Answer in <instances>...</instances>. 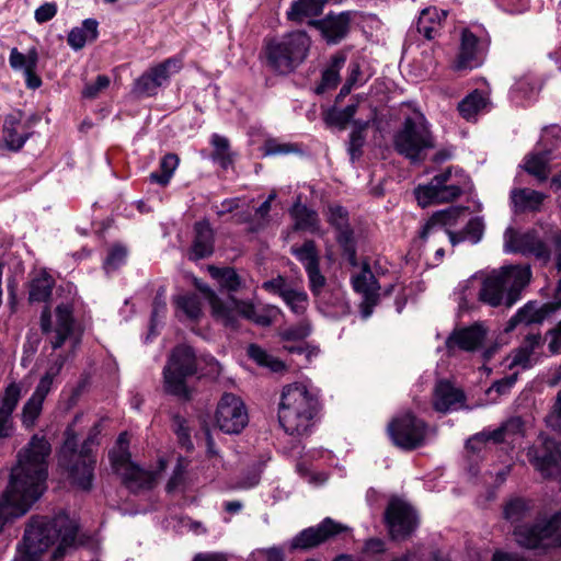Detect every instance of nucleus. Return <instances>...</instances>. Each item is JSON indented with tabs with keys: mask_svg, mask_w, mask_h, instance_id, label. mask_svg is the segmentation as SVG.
I'll return each instance as SVG.
<instances>
[{
	"mask_svg": "<svg viewBox=\"0 0 561 561\" xmlns=\"http://www.w3.org/2000/svg\"><path fill=\"white\" fill-rule=\"evenodd\" d=\"M183 67V60L179 56L170 57L162 62L151 67L149 69L150 73L153 76L154 80L162 87L164 83L169 81L171 76L178 73Z\"/></svg>",
	"mask_w": 561,
	"mask_h": 561,
	"instance_id": "obj_41",
	"label": "nucleus"
},
{
	"mask_svg": "<svg viewBox=\"0 0 561 561\" xmlns=\"http://www.w3.org/2000/svg\"><path fill=\"white\" fill-rule=\"evenodd\" d=\"M354 128L350 134L347 151L352 162H355L362 157L363 147L365 145V130L368 127V122L354 121Z\"/></svg>",
	"mask_w": 561,
	"mask_h": 561,
	"instance_id": "obj_43",
	"label": "nucleus"
},
{
	"mask_svg": "<svg viewBox=\"0 0 561 561\" xmlns=\"http://www.w3.org/2000/svg\"><path fill=\"white\" fill-rule=\"evenodd\" d=\"M295 231H306L312 234L321 233L320 219L316 210L297 203L290 209Z\"/></svg>",
	"mask_w": 561,
	"mask_h": 561,
	"instance_id": "obj_31",
	"label": "nucleus"
},
{
	"mask_svg": "<svg viewBox=\"0 0 561 561\" xmlns=\"http://www.w3.org/2000/svg\"><path fill=\"white\" fill-rule=\"evenodd\" d=\"M503 238V249L505 253L534 255L537 260L542 262H548L550 259L551 253L548 245L533 230L519 232L513 227H508Z\"/></svg>",
	"mask_w": 561,
	"mask_h": 561,
	"instance_id": "obj_18",
	"label": "nucleus"
},
{
	"mask_svg": "<svg viewBox=\"0 0 561 561\" xmlns=\"http://www.w3.org/2000/svg\"><path fill=\"white\" fill-rule=\"evenodd\" d=\"M516 211H536L543 203L546 195L530 188H516L511 194Z\"/></svg>",
	"mask_w": 561,
	"mask_h": 561,
	"instance_id": "obj_34",
	"label": "nucleus"
},
{
	"mask_svg": "<svg viewBox=\"0 0 561 561\" xmlns=\"http://www.w3.org/2000/svg\"><path fill=\"white\" fill-rule=\"evenodd\" d=\"M488 104L485 95L474 90L472 93L467 95L459 104L458 111L460 115L470 121L474 118Z\"/></svg>",
	"mask_w": 561,
	"mask_h": 561,
	"instance_id": "obj_42",
	"label": "nucleus"
},
{
	"mask_svg": "<svg viewBox=\"0 0 561 561\" xmlns=\"http://www.w3.org/2000/svg\"><path fill=\"white\" fill-rule=\"evenodd\" d=\"M357 112V104H348L343 110L331 112L327 121L330 124L336 125L340 128H345V126L352 121L354 115Z\"/></svg>",
	"mask_w": 561,
	"mask_h": 561,
	"instance_id": "obj_56",
	"label": "nucleus"
},
{
	"mask_svg": "<svg viewBox=\"0 0 561 561\" xmlns=\"http://www.w3.org/2000/svg\"><path fill=\"white\" fill-rule=\"evenodd\" d=\"M282 299L296 314L304 313L308 306V296L304 290L290 288Z\"/></svg>",
	"mask_w": 561,
	"mask_h": 561,
	"instance_id": "obj_54",
	"label": "nucleus"
},
{
	"mask_svg": "<svg viewBox=\"0 0 561 561\" xmlns=\"http://www.w3.org/2000/svg\"><path fill=\"white\" fill-rule=\"evenodd\" d=\"M180 159L174 153L165 154L160 161V172H152L149 175V180L152 183H157L161 186L169 184L173 176L174 171L179 165Z\"/></svg>",
	"mask_w": 561,
	"mask_h": 561,
	"instance_id": "obj_44",
	"label": "nucleus"
},
{
	"mask_svg": "<svg viewBox=\"0 0 561 561\" xmlns=\"http://www.w3.org/2000/svg\"><path fill=\"white\" fill-rule=\"evenodd\" d=\"M98 21L94 19H87L83 21L81 27L72 28L69 34L67 42L71 48L75 50L81 49L88 42H93L96 39L98 32Z\"/></svg>",
	"mask_w": 561,
	"mask_h": 561,
	"instance_id": "obj_35",
	"label": "nucleus"
},
{
	"mask_svg": "<svg viewBox=\"0 0 561 561\" xmlns=\"http://www.w3.org/2000/svg\"><path fill=\"white\" fill-rule=\"evenodd\" d=\"M513 535L517 545L526 549L561 548V511L549 519L516 525Z\"/></svg>",
	"mask_w": 561,
	"mask_h": 561,
	"instance_id": "obj_12",
	"label": "nucleus"
},
{
	"mask_svg": "<svg viewBox=\"0 0 561 561\" xmlns=\"http://www.w3.org/2000/svg\"><path fill=\"white\" fill-rule=\"evenodd\" d=\"M251 561H284V551L279 547L260 548L250 556Z\"/></svg>",
	"mask_w": 561,
	"mask_h": 561,
	"instance_id": "obj_58",
	"label": "nucleus"
},
{
	"mask_svg": "<svg viewBox=\"0 0 561 561\" xmlns=\"http://www.w3.org/2000/svg\"><path fill=\"white\" fill-rule=\"evenodd\" d=\"M262 150L263 156H283L300 151L297 144L282 142L276 138L266 139L262 147Z\"/></svg>",
	"mask_w": 561,
	"mask_h": 561,
	"instance_id": "obj_51",
	"label": "nucleus"
},
{
	"mask_svg": "<svg viewBox=\"0 0 561 561\" xmlns=\"http://www.w3.org/2000/svg\"><path fill=\"white\" fill-rule=\"evenodd\" d=\"M345 530L346 526L327 517L319 525L301 530L293 538L290 546L293 549H311Z\"/></svg>",
	"mask_w": 561,
	"mask_h": 561,
	"instance_id": "obj_20",
	"label": "nucleus"
},
{
	"mask_svg": "<svg viewBox=\"0 0 561 561\" xmlns=\"http://www.w3.org/2000/svg\"><path fill=\"white\" fill-rule=\"evenodd\" d=\"M533 272L528 264H511L491 271L481 282L478 300L492 308H512L529 285Z\"/></svg>",
	"mask_w": 561,
	"mask_h": 561,
	"instance_id": "obj_4",
	"label": "nucleus"
},
{
	"mask_svg": "<svg viewBox=\"0 0 561 561\" xmlns=\"http://www.w3.org/2000/svg\"><path fill=\"white\" fill-rule=\"evenodd\" d=\"M178 311L182 312L186 319L196 321L203 314L202 302L197 295L185 294L178 296L174 300Z\"/></svg>",
	"mask_w": 561,
	"mask_h": 561,
	"instance_id": "obj_45",
	"label": "nucleus"
},
{
	"mask_svg": "<svg viewBox=\"0 0 561 561\" xmlns=\"http://www.w3.org/2000/svg\"><path fill=\"white\" fill-rule=\"evenodd\" d=\"M248 355L259 366L267 368L272 373H283L286 370L284 362L267 353L256 344L249 345Z\"/></svg>",
	"mask_w": 561,
	"mask_h": 561,
	"instance_id": "obj_39",
	"label": "nucleus"
},
{
	"mask_svg": "<svg viewBox=\"0 0 561 561\" xmlns=\"http://www.w3.org/2000/svg\"><path fill=\"white\" fill-rule=\"evenodd\" d=\"M208 300L213 317L225 327L237 329L238 316L260 327H270L282 313L274 305H255L249 300L230 297L229 302L222 301L208 286L198 287Z\"/></svg>",
	"mask_w": 561,
	"mask_h": 561,
	"instance_id": "obj_5",
	"label": "nucleus"
},
{
	"mask_svg": "<svg viewBox=\"0 0 561 561\" xmlns=\"http://www.w3.org/2000/svg\"><path fill=\"white\" fill-rule=\"evenodd\" d=\"M311 39L305 31H291L264 42L265 65L278 75L295 71L308 57Z\"/></svg>",
	"mask_w": 561,
	"mask_h": 561,
	"instance_id": "obj_6",
	"label": "nucleus"
},
{
	"mask_svg": "<svg viewBox=\"0 0 561 561\" xmlns=\"http://www.w3.org/2000/svg\"><path fill=\"white\" fill-rule=\"evenodd\" d=\"M55 324H51V314L48 307H45L41 316V329L47 335V341L54 350L61 347L67 340H70L75 348L79 339L73 337V306L71 302H61L55 309Z\"/></svg>",
	"mask_w": 561,
	"mask_h": 561,
	"instance_id": "obj_14",
	"label": "nucleus"
},
{
	"mask_svg": "<svg viewBox=\"0 0 561 561\" xmlns=\"http://www.w3.org/2000/svg\"><path fill=\"white\" fill-rule=\"evenodd\" d=\"M209 273L217 283L228 290L234 291L240 286V278L237 272L231 267L209 266Z\"/></svg>",
	"mask_w": 561,
	"mask_h": 561,
	"instance_id": "obj_49",
	"label": "nucleus"
},
{
	"mask_svg": "<svg viewBox=\"0 0 561 561\" xmlns=\"http://www.w3.org/2000/svg\"><path fill=\"white\" fill-rule=\"evenodd\" d=\"M216 423L227 434H238L248 424V413L242 400L232 394L224 393L216 410Z\"/></svg>",
	"mask_w": 561,
	"mask_h": 561,
	"instance_id": "obj_19",
	"label": "nucleus"
},
{
	"mask_svg": "<svg viewBox=\"0 0 561 561\" xmlns=\"http://www.w3.org/2000/svg\"><path fill=\"white\" fill-rule=\"evenodd\" d=\"M463 211V208L450 207L445 210L436 211L423 226L420 232V239L426 241L431 236L444 233L448 236L453 245H457L463 241H470L476 244L480 242L484 233V221L482 217L471 218L466 227L459 231L454 232L445 227L456 225L458 217Z\"/></svg>",
	"mask_w": 561,
	"mask_h": 561,
	"instance_id": "obj_10",
	"label": "nucleus"
},
{
	"mask_svg": "<svg viewBox=\"0 0 561 561\" xmlns=\"http://www.w3.org/2000/svg\"><path fill=\"white\" fill-rule=\"evenodd\" d=\"M445 18V11H438L436 8H426L422 10L419 16L416 28L425 38L433 39L438 34L442 20Z\"/></svg>",
	"mask_w": 561,
	"mask_h": 561,
	"instance_id": "obj_33",
	"label": "nucleus"
},
{
	"mask_svg": "<svg viewBox=\"0 0 561 561\" xmlns=\"http://www.w3.org/2000/svg\"><path fill=\"white\" fill-rule=\"evenodd\" d=\"M351 280L354 290L363 297L359 308L363 319H367L379 301L380 286L367 263L363 264L362 270L353 275Z\"/></svg>",
	"mask_w": 561,
	"mask_h": 561,
	"instance_id": "obj_23",
	"label": "nucleus"
},
{
	"mask_svg": "<svg viewBox=\"0 0 561 561\" xmlns=\"http://www.w3.org/2000/svg\"><path fill=\"white\" fill-rule=\"evenodd\" d=\"M43 403L32 397L24 403L21 413V421L23 426L32 428L43 411Z\"/></svg>",
	"mask_w": 561,
	"mask_h": 561,
	"instance_id": "obj_52",
	"label": "nucleus"
},
{
	"mask_svg": "<svg viewBox=\"0 0 561 561\" xmlns=\"http://www.w3.org/2000/svg\"><path fill=\"white\" fill-rule=\"evenodd\" d=\"M195 237L191 250V259L199 260L214 252V230L208 221H198L194 225Z\"/></svg>",
	"mask_w": 561,
	"mask_h": 561,
	"instance_id": "obj_30",
	"label": "nucleus"
},
{
	"mask_svg": "<svg viewBox=\"0 0 561 561\" xmlns=\"http://www.w3.org/2000/svg\"><path fill=\"white\" fill-rule=\"evenodd\" d=\"M321 408L317 389L299 381L285 385L277 409L279 425L290 436H307L311 433Z\"/></svg>",
	"mask_w": 561,
	"mask_h": 561,
	"instance_id": "obj_3",
	"label": "nucleus"
},
{
	"mask_svg": "<svg viewBox=\"0 0 561 561\" xmlns=\"http://www.w3.org/2000/svg\"><path fill=\"white\" fill-rule=\"evenodd\" d=\"M470 185V178L461 169L449 167L436 174L427 184L419 185L415 198L420 206L450 203L463 194Z\"/></svg>",
	"mask_w": 561,
	"mask_h": 561,
	"instance_id": "obj_9",
	"label": "nucleus"
},
{
	"mask_svg": "<svg viewBox=\"0 0 561 561\" xmlns=\"http://www.w3.org/2000/svg\"><path fill=\"white\" fill-rule=\"evenodd\" d=\"M204 360L209 366V374H219V363L211 356L198 359L194 350L186 344L174 347L163 368V389L167 393L188 400L191 392L186 379L198 371V364Z\"/></svg>",
	"mask_w": 561,
	"mask_h": 561,
	"instance_id": "obj_7",
	"label": "nucleus"
},
{
	"mask_svg": "<svg viewBox=\"0 0 561 561\" xmlns=\"http://www.w3.org/2000/svg\"><path fill=\"white\" fill-rule=\"evenodd\" d=\"M66 360H67V358L64 355H61V354L56 355L48 363V366L46 368L45 374L42 376V379L54 383L55 379L59 376L60 371L62 370V367H64Z\"/></svg>",
	"mask_w": 561,
	"mask_h": 561,
	"instance_id": "obj_62",
	"label": "nucleus"
},
{
	"mask_svg": "<svg viewBox=\"0 0 561 561\" xmlns=\"http://www.w3.org/2000/svg\"><path fill=\"white\" fill-rule=\"evenodd\" d=\"M388 433L394 445L413 450L422 446L427 435V425L411 413L394 417L388 425Z\"/></svg>",
	"mask_w": 561,
	"mask_h": 561,
	"instance_id": "obj_16",
	"label": "nucleus"
},
{
	"mask_svg": "<svg viewBox=\"0 0 561 561\" xmlns=\"http://www.w3.org/2000/svg\"><path fill=\"white\" fill-rule=\"evenodd\" d=\"M549 154V151L531 153L525 160V170L540 182L546 181L550 173Z\"/></svg>",
	"mask_w": 561,
	"mask_h": 561,
	"instance_id": "obj_40",
	"label": "nucleus"
},
{
	"mask_svg": "<svg viewBox=\"0 0 561 561\" xmlns=\"http://www.w3.org/2000/svg\"><path fill=\"white\" fill-rule=\"evenodd\" d=\"M393 146L398 153L412 162L423 160V153L435 147L434 137L425 117L421 114L407 117L393 136Z\"/></svg>",
	"mask_w": 561,
	"mask_h": 561,
	"instance_id": "obj_11",
	"label": "nucleus"
},
{
	"mask_svg": "<svg viewBox=\"0 0 561 561\" xmlns=\"http://www.w3.org/2000/svg\"><path fill=\"white\" fill-rule=\"evenodd\" d=\"M407 556H409L411 561H449L440 553V551H427L422 545H416L412 549L408 550Z\"/></svg>",
	"mask_w": 561,
	"mask_h": 561,
	"instance_id": "obj_55",
	"label": "nucleus"
},
{
	"mask_svg": "<svg viewBox=\"0 0 561 561\" xmlns=\"http://www.w3.org/2000/svg\"><path fill=\"white\" fill-rule=\"evenodd\" d=\"M126 256H127V250L124 247L114 245L111 249V251L104 262L105 268L106 270H110V268L115 270V268L119 267L122 264L125 263Z\"/></svg>",
	"mask_w": 561,
	"mask_h": 561,
	"instance_id": "obj_60",
	"label": "nucleus"
},
{
	"mask_svg": "<svg viewBox=\"0 0 561 561\" xmlns=\"http://www.w3.org/2000/svg\"><path fill=\"white\" fill-rule=\"evenodd\" d=\"M128 445L127 433H122L116 440L115 447L110 451L112 468L122 477L124 484L131 492L149 490L153 486L154 474L151 471L139 468L130 460Z\"/></svg>",
	"mask_w": 561,
	"mask_h": 561,
	"instance_id": "obj_13",
	"label": "nucleus"
},
{
	"mask_svg": "<svg viewBox=\"0 0 561 561\" xmlns=\"http://www.w3.org/2000/svg\"><path fill=\"white\" fill-rule=\"evenodd\" d=\"M533 506L530 501L524 497H512L503 506V517L511 524H519L530 517Z\"/></svg>",
	"mask_w": 561,
	"mask_h": 561,
	"instance_id": "obj_37",
	"label": "nucleus"
},
{
	"mask_svg": "<svg viewBox=\"0 0 561 561\" xmlns=\"http://www.w3.org/2000/svg\"><path fill=\"white\" fill-rule=\"evenodd\" d=\"M310 290L314 295H319L325 285V277L321 274L319 265L306 268Z\"/></svg>",
	"mask_w": 561,
	"mask_h": 561,
	"instance_id": "obj_61",
	"label": "nucleus"
},
{
	"mask_svg": "<svg viewBox=\"0 0 561 561\" xmlns=\"http://www.w3.org/2000/svg\"><path fill=\"white\" fill-rule=\"evenodd\" d=\"M54 278L46 272H41L30 283L28 299L31 302H44L51 296Z\"/></svg>",
	"mask_w": 561,
	"mask_h": 561,
	"instance_id": "obj_38",
	"label": "nucleus"
},
{
	"mask_svg": "<svg viewBox=\"0 0 561 561\" xmlns=\"http://www.w3.org/2000/svg\"><path fill=\"white\" fill-rule=\"evenodd\" d=\"M99 433L100 428L99 424H96L92 428L90 436L83 443L80 451L77 450L76 436L69 435L59 455V462L67 468L72 484L84 491H89L92 488L96 459L92 455L91 446L95 444V438Z\"/></svg>",
	"mask_w": 561,
	"mask_h": 561,
	"instance_id": "obj_8",
	"label": "nucleus"
},
{
	"mask_svg": "<svg viewBox=\"0 0 561 561\" xmlns=\"http://www.w3.org/2000/svg\"><path fill=\"white\" fill-rule=\"evenodd\" d=\"M463 392L450 381L439 380L433 394V407L438 412H449L459 409L465 402Z\"/></svg>",
	"mask_w": 561,
	"mask_h": 561,
	"instance_id": "obj_26",
	"label": "nucleus"
},
{
	"mask_svg": "<svg viewBox=\"0 0 561 561\" xmlns=\"http://www.w3.org/2000/svg\"><path fill=\"white\" fill-rule=\"evenodd\" d=\"M291 253L304 265L305 270L320 265V257L314 241L307 240L301 247H293Z\"/></svg>",
	"mask_w": 561,
	"mask_h": 561,
	"instance_id": "obj_48",
	"label": "nucleus"
},
{
	"mask_svg": "<svg viewBox=\"0 0 561 561\" xmlns=\"http://www.w3.org/2000/svg\"><path fill=\"white\" fill-rule=\"evenodd\" d=\"M546 423L553 431L561 433V391L557 393L551 411L546 416Z\"/></svg>",
	"mask_w": 561,
	"mask_h": 561,
	"instance_id": "obj_59",
	"label": "nucleus"
},
{
	"mask_svg": "<svg viewBox=\"0 0 561 561\" xmlns=\"http://www.w3.org/2000/svg\"><path fill=\"white\" fill-rule=\"evenodd\" d=\"M21 126V113L9 114L4 118L3 123V138L9 149L11 150H20L27 138L30 137V133L23 131L20 133L19 128Z\"/></svg>",
	"mask_w": 561,
	"mask_h": 561,
	"instance_id": "obj_32",
	"label": "nucleus"
},
{
	"mask_svg": "<svg viewBox=\"0 0 561 561\" xmlns=\"http://www.w3.org/2000/svg\"><path fill=\"white\" fill-rule=\"evenodd\" d=\"M524 422L519 416H514L495 430H484L467 440V448L473 453H480L492 444H514L524 436Z\"/></svg>",
	"mask_w": 561,
	"mask_h": 561,
	"instance_id": "obj_17",
	"label": "nucleus"
},
{
	"mask_svg": "<svg viewBox=\"0 0 561 561\" xmlns=\"http://www.w3.org/2000/svg\"><path fill=\"white\" fill-rule=\"evenodd\" d=\"M486 335V329L482 323H474L467 328L455 330L447 340V346L453 348L455 346L463 351L477 350Z\"/></svg>",
	"mask_w": 561,
	"mask_h": 561,
	"instance_id": "obj_28",
	"label": "nucleus"
},
{
	"mask_svg": "<svg viewBox=\"0 0 561 561\" xmlns=\"http://www.w3.org/2000/svg\"><path fill=\"white\" fill-rule=\"evenodd\" d=\"M548 350L551 354H561V320L547 334Z\"/></svg>",
	"mask_w": 561,
	"mask_h": 561,
	"instance_id": "obj_64",
	"label": "nucleus"
},
{
	"mask_svg": "<svg viewBox=\"0 0 561 561\" xmlns=\"http://www.w3.org/2000/svg\"><path fill=\"white\" fill-rule=\"evenodd\" d=\"M310 332V324L307 321H301L294 327L283 330L279 336L284 341H301L306 339Z\"/></svg>",
	"mask_w": 561,
	"mask_h": 561,
	"instance_id": "obj_57",
	"label": "nucleus"
},
{
	"mask_svg": "<svg viewBox=\"0 0 561 561\" xmlns=\"http://www.w3.org/2000/svg\"><path fill=\"white\" fill-rule=\"evenodd\" d=\"M321 12L319 11V7L312 4L311 0H298L293 2L289 11L287 12V18L290 21H301L307 16L319 15Z\"/></svg>",
	"mask_w": 561,
	"mask_h": 561,
	"instance_id": "obj_50",
	"label": "nucleus"
},
{
	"mask_svg": "<svg viewBox=\"0 0 561 561\" xmlns=\"http://www.w3.org/2000/svg\"><path fill=\"white\" fill-rule=\"evenodd\" d=\"M350 22V13L342 12L339 15H328L318 22V26L328 43L336 44L346 36Z\"/></svg>",
	"mask_w": 561,
	"mask_h": 561,
	"instance_id": "obj_29",
	"label": "nucleus"
},
{
	"mask_svg": "<svg viewBox=\"0 0 561 561\" xmlns=\"http://www.w3.org/2000/svg\"><path fill=\"white\" fill-rule=\"evenodd\" d=\"M559 310H561V297L558 296L552 301L542 305H538L536 301H528L508 320L505 332L513 331L519 324L541 323Z\"/></svg>",
	"mask_w": 561,
	"mask_h": 561,
	"instance_id": "obj_22",
	"label": "nucleus"
},
{
	"mask_svg": "<svg viewBox=\"0 0 561 561\" xmlns=\"http://www.w3.org/2000/svg\"><path fill=\"white\" fill-rule=\"evenodd\" d=\"M159 88L149 70L144 72L134 83V92L139 96L156 95Z\"/></svg>",
	"mask_w": 561,
	"mask_h": 561,
	"instance_id": "obj_53",
	"label": "nucleus"
},
{
	"mask_svg": "<svg viewBox=\"0 0 561 561\" xmlns=\"http://www.w3.org/2000/svg\"><path fill=\"white\" fill-rule=\"evenodd\" d=\"M66 360H67V358L64 355H61V354L56 355L48 363V366L46 368L45 374L42 376V379L54 383L55 379L59 376L60 371L62 370V367H64Z\"/></svg>",
	"mask_w": 561,
	"mask_h": 561,
	"instance_id": "obj_63",
	"label": "nucleus"
},
{
	"mask_svg": "<svg viewBox=\"0 0 561 561\" xmlns=\"http://www.w3.org/2000/svg\"><path fill=\"white\" fill-rule=\"evenodd\" d=\"M346 57L343 54L334 55L329 66L323 70L321 82L316 88V93L322 94L328 90H332L337 87L340 82V71L344 67Z\"/></svg>",
	"mask_w": 561,
	"mask_h": 561,
	"instance_id": "obj_36",
	"label": "nucleus"
},
{
	"mask_svg": "<svg viewBox=\"0 0 561 561\" xmlns=\"http://www.w3.org/2000/svg\"><path fill=\"white\" fill-rule=\"evenodd\" d=\"M484 55L485 44L469 30H463L455 68L458 70L477 68L482 65Z\"/></svg>",
	"mask_w": 561,
	"mask_h": 561,
	"instance_id": "obj_24",
	"label": "nucleus"
},
{
	"mask_svg": "<svg viewBox=\"0 0 561 561\" xmlns=\"http://www.w3.org/2000/svg\"><path fill=\"white\" fill-rule=\"evenodd\" d=\"M49 454V443L36 435L19 453L18 465L0 499V533L8 523L23 516L44 492Z\"/></svg>",
	"mask_w": 561,
	"mask_h": 561,
	"instance_id": "obj_1",
	"label": "nucleus"
},
{
	"mask_svg": "<svg viewBox=\"0 0 561 561\" xmlns=\"http://www.w3.org/2000/svg\"><path fill=\"white\" fill-rule=\"evenodd\" d=\"M79 523L66 512L32 516L16 547L14 561H42L47 554L58 561L78 547Z\"/></svg>",
	"mask_w": 561,
	"mask_h": 561,
	"instance_id": "obj_2",
	"label": "nucleus"
},
{
	"mask_svg": "<svg viewBox=\"0 0 561 561\" xmlns=\"http://www.w3.org/2000/svg\"><path fill=\"white\" fill-rule=\"evenodd\" d=\"M10 67L18 71L26 72L28 69H36L38 64V53L35 48H31L27 54H22L18 48H12L9 57Z\"/></svg>",
	"mask_w": 561,
	"mask_h": 561,
	"instance_id": "obj_46",
	"label": "nucleus"
},
{
	"mask_svg": "<svg viewBox=\"0 0 561 561\" xmlns=\"http://www.w3.org/2000/svg\"><path fill=\"white\" fill-rule=\"evenodd\" d=\"M210 144L214 147L213 160L218 162L224 169H227L232 163L228 138L219 134H213Z\"/></svg>",
	"mask_w": 561,
	"mask_h": 561,
	"instance_id": "obj_47",
	"label": "nucleus"
},
{
	"mask_svg": "<svg viewBox=\"0 0 561 561\" xmlns=\"http://www.w3.org/2000/svg\"><path fill=\"white\" fill-rule=\"evenodd\" d=\"M328 222L336 230V241L352 264L356 263V241L348 224V213L340 205L328 208Z\"/></svg>",
	"mask_w": 561,
	"mask_h": 561,
	"instance_id": "obj_21",
	"label": "nucleus"
},
{
	"mask_svg": "<svg viewBox=\"0 0 561 561\" xmlns=\"http://www.w3.org/2000/svg\"><path fill=\"white\" fill-rule=\"evenodd\" d=\"M529 461L548 478L561 479V451L553 440L546 442V450L530 449Z\"/></svg>",
	"mask_w": 561,
	"mask_h": 561,
	"instance_id": "obj_25",
	"label": "nucleus"
},
{
	"mask_svg": "<svg viewBox=\"0 0 561 561\" xmlns=\"http://www.w3.org/2000/svg\"><path fill=\"white\" fill-rule=\"evenodd\" d=\"M416 511L405 501L393 497L385 511V523L392 540L409 539L419 527Z\"/></svg>",
	"mask_w": 561,
	"mask_h": 561,
	"instance_id": "obj_15",
	"label": "nucleus"
},
{
	"mask_svg": "<svg viewBox=\"0 0 561 561\" xmlns=\"http://www.w3.org/2000/svg\"><path fill=\"white\" fill-rule=\"evenodd\" d=\"M21 397V387L12 382L8 385L0 399V438L9 437L13 431L12 413Z\"/></svg>",
	"mask_w": 561,
	"mask_h": 561,
	"instance_id": "obj_27",
	"label": "nucleus"
}]
</instances>
